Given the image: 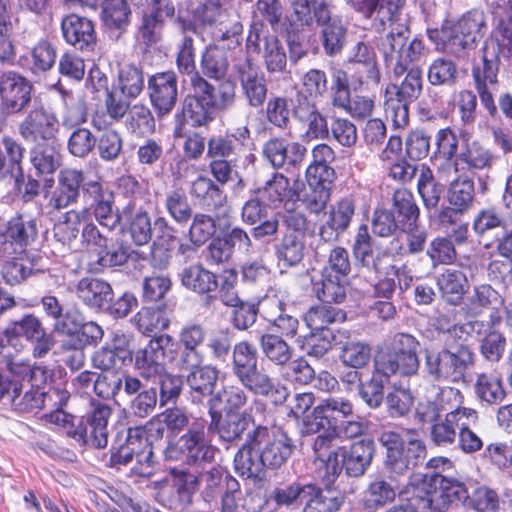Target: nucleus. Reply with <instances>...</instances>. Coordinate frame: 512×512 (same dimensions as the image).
<instances>
[{"instance_id":"1","label":"nucleus","mask_w":512,"mask_h":512,"mask_svg":"<svg viewBox=\"0 0 512 512\" xmlns=\"http://www.w3.org/2000/svg\"><path fill=\"white\" fill-rule=\"evenodd\" d=\"M405 0H346L354 10L362 13L365 18L378 19L381 26L389 21L390 30L380 38L378 49L382 54L385 66L395 78H400L407 71V66L422 59L425 45L422 40L414 38L408 43L410 30L404 24H396L397 15Z\"/></svg>"},{"instance_id":"2","label":"nucleus","mask_w":512,"mask_h":512,"mask_svg":"<svg viewBox=\"0 0 512 512\" xmlns=\"http://www.w3.org/2000/svg\"><path fill=\"white\" fill-rule=\"evenodd\" d=\"M498 33L496 41L492 40L485 44L482 65L474 66L472 69L475 88L481 104L492 117L498 113L493 92L497 89L500 57L512 56V0L509 1L508 20L501 24Z\"/></svg>"},{"instance_id":"3","label":"nucleus","mask_w":512,"mask_h":512,"mask_svg":"<svg viewBox=\"0 0 512 512\" xmlns=\"http://www.w3.org/2000/svg\"><path fill=\"white\" fill-rule=\"evenodd\" d=\"M294 20L303 26L316 22L320 27V40L324 53L333 57L346 45L347 28L342 19L333 16L325 0H291Z\"/></svg>"},{"instance_id":"4","label":"nucleus","mask_w":512,"mask_h":512,"mask_svg":"<svg viewBox=\"0 0 512 512\" xmlns=\"http://www.w3.org/2000/svg\"><path fill=\"white\" fill-rule=\"evenodd\" d=\"M407 492L412 495L419 510L446 512L463 496V483L448 479L437 472L412 473L407 484Z\"/></svg>"},{"instance_id":"5","label":"nucleus","mask_w":512,"mask_h":512,"mask_svg":"<svg viewBox=\"0 0 512 512\" xmlns=\"http://www.w3.org/2000/svg\"><path fill=\"white\" fill-rule=\"evenodd\" d=\"M378 441L385 448L384 467L391 477L406 475L426 459V444L415 429H406L405 437L398 432L384 430Z\"/></svg>"},{"instance_id":"6","label":"nucleus","mask_w":512,"mask_h":512,"mask_svg":"<svg viewBox=\"0 0 512 512\" xmlns=\"http://www.w3.org/2000/svg\"><path fill=\"white\" fill-rule=\"evenodd\" d=\"M475 364V353L466 343L446 344L440 349H426L424 373L432 382L459 383Z\"/></svg>"},{"instance_id":"7","label":"nucleus","mask_w":512,"mask_h":512,"mask_svg":"<svg viewBox=\"0 0 512 512\" xmlns=\"http://www.w3.org/2000/svg\"><path fill=\"white\" fill-rule=\"evenodd\" d=\"M154 429L158 436L163 435L164 426L153 420L147 422L145 426L129 428L125 443L111 451L109 465L119 469L120 466H127L135 461L131 473L140 477H149L154 464V453L148 442L147 431Z\"/></svg>"},{"instance_id":"8","label":"nucleus","mask_w":512,"mask_h":512,"mask_svg":"<svg viewBox=\"0 0 512 512\" xmlns=\"http://www.w3.org/2000/svg\"><path fill=\"white\" fill-rule=\"evenodd\" d=\"M400 83L389 84L384 93V110L395 129H404L409 124V105L416 101L423 90L422 70L418 66H407Z\"/></svg>"},{"instance_id":"9","label":"nucleus","mask_w":512,"mask_h":512,"mask_svg":"<svg viewBox=\"0 0 512 512\" xmlns=\"http://www.w3.org/2000/svg\"><path fill=\"white\" fill-rule=\"evenodd\" d=\"M69 399L67 391L35 390L23 382L4 379L0 374V401L9 403L19 413H33L47 407L63 406Z\"/></svg>"},{"instance_id":"10","label":"nucleus","mask_w":512,"mask_h":512,"mask_svg":"<svg viewBox=\"0 0 512 512\" xmlns=\"http://www.w3.org/2000/svg\"><path fill=\"white\" fill-rule=\"evenodd\" d=\"M420 342L412 334L397 332L390 337L386 350L378 355L377 367L386 374L411 377L418 374Z\"/></svg>"},{"instance_id":"11","label":"nucleus","mask_w":512,"mask_h":512,"mask_svg":"<svg viewBox=\"0 0 512 512\" xmlns=\"http://www.w3.org/2000/svg\"><path fill=\"white\" fill-rule=\"evenodd\" d=\"M251 112L245 105L228 112L227 119L232 125H239L232 133L214 135L207 142V157L210 159H238L245 153V143L250 139L248 128Z\"/></svg>"},{"instance_id":"12","label":"nucleus","mask_w":512,"mask_h":512,"mask_svg":"<svg viewBox=\"0 0 512 512\" xmlns=\"http://www.w3.org/2000/svg\"><path fill=\"white\" fill-rule=\"evenodd\" d=\"M486 29L485 15L482 11L467 12L451 27H443L446 50L457 58L465 57L466 51L473 49L483 38Z\"/></svg>"},{"instance_id":"13","label":"nucleus","mask_w":512,"mask_h":512,"mask_svg":"<svg viewBox=\"0 0 512 512\" xmlns=\"http://www.w3.org/2000/svg\"><path fill=\"white\" fill-rule=\"evenodd\" d=\"M231 369L239 383L252 393H263L270 385V376L259 367L257 349L248 341L233 346Z\"/></svg>"},{"instance_id":"14","label":"nucleus","mask_w":512,"mask_h":512,"mask_svg":"<svg viewBox=\"0 0 512 512\" xmlns=\"http://www.w3.org/2000/svg\"><path fill=\"white\" fill-rule=\"evenodd\" d=\"M111 416L112 408L109 404L92 400L90 410L78 420V430H70L69 434L80 446L103 449L108 444Z\"/></svg>"},{"instance_id":"15","label":"nucleus","mask_w":512,"mask_h":512,"mask_svg":"<svg viewBox=\"0 0 512 512\" xmlns=\"http://www.w3.org/2000/svg\"><path fill=\"white\" fill-rule=\"evenodd\" d=\"M83 196L87 204L85 208L99 225L109 231L120 226L121 215L115 206V194L108 186L97 180H89L84 186Z\"/></svg>"},{"instance_id":"16","label":"nucleus","mask_w":512,"mask_h":512,"mask_svg":"<svg viewBox=\"0 0 512 512\" xmlns=\"http://www.w3.org/2000/svg\"><path fill=\"white\" fill-rule=\"evenodd\" d=\"M33 83L17 71L0 75V105L8 115L26 113L32 103Z\"/></svg>"},{"instance_id":"17","label":"nucleus","mask_w":512,"mask_h":512,"mask_svg":"<svg viewBox=\"0 0 512 512\" xmlns=\"http://www.w3.org/2000/svg\"><path fill=\"white\" fill-rule=\"evenodd\" d=\"M38 221L23 214H16L0 232V253L5 256L22 254L38 238Z\"/></svg>"},{"instance_id":"18","label":"nucleus","mask_w":512,"mask_h":512,"mask_svg":"<svg viewBox=\"0 0 512 512\" xmlns=\"http://www.w3.org/2000/svg\"><path fill=\"white\" fill-rule=\"evenodd\" d=\"M353 414V404L342 397L323 399L312 412L303 418L301 434L314 435L324 429L335 430L338 418H347Z\"/></svg>"},{"instance_id":"19","label":"nucleus","mask_w":512,"mask_h":512,"mask_svg":"<svg viewBox=\"0 0 512 512\" xmlns=\"http://www.w3.org/2000/svg\"><path fill=\"white\" fill-rule=\"evenodd\" d=\"M251 432L254 447L260 451L266 468H279L293 452L292 440L283 432L257 425Z\"/></svg>"},{"instance_id":"20","label":"nucleus","mask_w":512,"mask_h":512,"mask_svg":"<svg viewBox=\"0 0 512 512\" xmlns=\"http://www.w3.org/2000/svg\"><path fill=\"white\" fill-rule=\"evenodd\" d=\"M233 67L240 82L241 92L247 101L248 106L245 107L250 112V108H261L268 94L264 73L248 55L237 58Z\"/></svg>"},{"instance_id":"21","label":"nucleus","mask_w":512,"mask_h":512,"mask_svg":"<svg viewBox=\"0 0 512 512\" xmlns=\"http://www.w3.org/2000/svg\"><path fill=\"white\" fill-rule=\"evenodd\" d=\"M172 341L168 334L152 337L145 346L134 352V369L145 380H156L166 370V348Z\"/></svg>"},{"instance_id":"22","label":"nucleus","mask_w":512,"mask_h":512,"mask_svg":"<svg viewBox=\"0 0 512 512\" xmlns=\"http://www.w3.org/2000/svg\"><path fill=\"white\" fill-rule=\"evenodd\" d=\"M9 338H24L33 345L32 354L36 358L46 356L55 345L54 337L47 332L41 319L34 314H25L13 321L6 329Z\"/></svg>"},{"instance_id":"23","label":"nucleus","mask_w":512,"mask_h":512,"mask_svg":"<svg viewBox=\"0 0 512 512\" xmlns=\"http://www.w3.org/2000/svg\"><path fill=\"white\" fill-rule=\"evenodd\" d=\"M205 426V420H196L178 439L179 451L189 465H202L214 461L217 448L207 438Z\"/></svg>"},{"instance_id":"24","label":"nucleus","mask_w":512,"mask_h":512,"mask_svg":"<svg viewBox=\"0 0 512 512\" xmlns=\"http://www.w3.org/2000/svg\"><path fill=\"white\" fill-rule=\"evenodd\" d=\"M133 336L121 330L113 331L109 340L94 352L92 364L102 371L117 369L133 360Z\"/></svg>"},{"instance_id":"25","label":"nucleus","mask_w":512,"mask_h":512,"mask_svg":"<svg viewBox=\"0 0 512 512\" xmlns=\"http://www.w3.org/2000/svg\"><path fill=\"white\" fill-rule=\"evenodd\" d=\"M58 130L59 124L56 116L44 108L29 111L18 125V133L21 138L34 145L57 140Z\"/></svg>"},{"instance_id":"26","label":"nucleus","mask_w":512,"mask_h":512,"mask_svg":"<svg viewBox=\"0 0 512 512\" xmlns=\"http://www.w3.org/2000/svg\"><path fill=\"white\" fill-rule=\"evenodd\" d=\"M82 170L65 168L57 176V184L51 191L47 207L53 211H61L78 203L81 191L86 185Z\"/></svg>"},{"instance_id":"27","label":"nucleus","mask_w":512,"mask_h":512,"mask_svg":"<svg viewBox=\"0 0 512 512\" xmlns=\"http://www.w3.org/2000/svg\"><path fill=\"white\" fill-rule=\"evenodd\" d=\"M147 90L156 115L161 118L170 114L178 98L176 73L169 70L151 75L147 81Z\"/></svg>"},{"instance_id":"28","label":"nucleus","mask_w":512,"mask_h":512,"mask_svg":"<svg viewBox=\"0 0 512 512\" xmlns=\"http://www.w3.org/2000/svg\"><path fill=\"white\" fill-rule=\"evenodd\" d=\"M352 250L356 263L367 272L379 274L388 264V252L372 238L368 226L365 224L358 228L354 236Z\"/></svg>"},{"instance_id":"29","label":"nucleus","mask_w":512,"mask_h":512,"mask_svg":"<svg viewBox=\"0 0 512 512\" xmlns=\"http://www.w3.org/2000/svg\"><path fill=\"white\" fill-rule=\"evenodd\" d=\"M293 116L303 128L302 138L310 142L326 140L330 136V128L324 115L315 102L300 96L293 106Z\"/></svg>"},{"instance_id":"30","label":"nucleus","mask_w":512,"mask_h":512,"mask_svg":"<svg viewBox=\"0 0 512 512\" xmlns=\"http://www.w3.org/2000/svg\"><path fill=\"white\" fill-rule=\"evenodd\" d=\"M262 153L274 169L288 171L303 163L307 148L299 142H288L282 137H273L264 143Z\"/></svg>"},{"instance_id":"31","label":"nucleus","mask_w":512,"mask_h":512,"mask_svg":"<svg viewBox=\"0 0 512 512\" xmlns=\"http://www.w3.org/2000/svg\"><path fill=\"white\" fill-rule=\"evenodd\" d=\"M265 201L271 209L297 206L300 200L299 191L291 185L290 179L281 172H274L263 186L253 191Z\"/></svg>"},{"instance_id":"32","label":"nucleus","mask_w":512,"mask_h":512,"mask_svg":"<svg viewBox=\"0 0 512 512\" xmlns=\"http://www.w3.org/2000/svg\"><path fill=\"white\" fill-rule=\"evenodd\" d=\"M61 30L65 41L76 50L94 51L97 36L94 23L90 19L76 14L67 15L62 19Z\"/></svg>"},{"instance_id":"33","label":"nucleus","mask_w":512,"mask_h":512,"mask_svg":"<svg viewBox=\"0 0 512 512\" xmlns=\"http://www.w3.org/2000/svg\"><path fill=\"white\" fill-rule=\"evenodd\" d=\"M171 484L168 488L167 502L176 511L188 509L199 488V479L195 473L185 469L171 470Z\"/></svg>"},{"instance_id":"34","label":"nucleus","mask_w":512,"mask_h":512,"mask_svg":"<svg viewBox=\"0 0 512 512\" xmlns=\"http://www.w3.org/2000/svg\"><path fill=\"white\" fill-rule=\"evenodd\" d=\"M181 284L188 290L205 295V304L211 305L217 298L212 293L219 288L218 277L201 264L185 267L180 273Z\"/></svg>"},{"instance_id":"35","label":"nucleus","mask_w":512,"mask_h":512,"mask_svg":"<svg viewBox=\"0 0 512 512\" xmlns=\"http://www.w3.org/2000/svg\"><path fill=\"white\" fill-rule=\"evenodd\" d=\"M214 106L207 102H202L199 98L185 97L182 103V109L175 114L174 135L183 136L185 125L193 128L207 126L214 120Z\"/></svg>"},{"instance_id":"36","label":"nucleus","mask_w":512,"mask_h":512,"mask_svg":"<svg viewBox=\"0 0 512 512\" xmlns=\"http://www.w3.org/2000/svg\"><path fill=\"white\" fill-rule=\"evenodd\" d=\"M354 213L355 205L351 199L345 198L333 205L319 228L320 239L324 242L337 241L348 229Z\"/></svg>"},{"instance_id":"37","label":"nucleus","mask_w":512,"mask_h":512,"mask_svg":"<svg viewBox=\"0 0 512 512\" xmlns=\"http://www.w3.org/2000/svg\"><path fill=\"white\" fill-rule=\"evenodd\" d=\"M125 394L134 396L129 408L136 417L146 418L155 411L158 402L157 389L155 387L145 389L139 377L125 374Z\"/></svg>"},{"instance_id":"38","label":"nucleus","mask_w":512,"mask_h":512,"mask_svg":"<svg viewBox=\"0 0 512 512\" xmlns=\"http://www.w3.org/2000/svg\"><path fill=\"white\" fill-rule=\"evenodd\" d=\"M76 295L83 304L97 311L106 310L114 297L113 289L107 281L93 277L79 280Z\"/></svg>"},{"instance_id":"39","label":"nucleus","mask_w":512,"mask_h":512,"mask_svg":"<svg viewBox=\"0 0 512 512\" xmlns=\"http://www.w3.org/2000/svg\"><path fill=\"white\" fill-rule=\"evenodd\" d=\"M234 468L236 473L245 479L262 480L265 476V462L260 451L254 447L251 432L247 434L245 443L234 456Z\"/></svg>"},{"instance_id":"40","label":"nucleus","mask_w":512,"mask_h":512,"mask_svg":"<svg viewBox=\"0 0 512 512\" xmlns=\"http://www.w3.org/2000/svg\"><path fill=\"white\" fill-rule=\"evenodd\" d=\"M375 455V443L370 438L354 442L343 451V466L347 475L360 477L370 467Z\"/></svg>"},{"instance_id":"41","label":"nucleus","mask_w":512,"mask_h":512,"mask_svg":"<svg viewBox=\"0 0 512 512\" xmlns=\"http://www.w3.org/2000/svg\"><path fill=\"white\" fill-rule=\"evenodd\" d=\"M210 423L208 430L218 434L222 441L239 440L248 427L249 417L246 413H225L222 411L209 412Z\"/></svg>"},{"instance_id":"42","label":"nucleus","mask_w":512,"mask_h":512,"mask_svg":"<svg viewBox=\"0 0 512 512\" xmlns=\"http://www.w3.org/2000/svg\"><path fill=\"white\" fill-rule=\"evenodd\" d=\"M461 396L459 389L444 386L439 388L434 399L420 400L415 408V418L421 423L433 424L441 418V414L448 410L449 401Z\"/></svg>"},{"instance_id":"43","label":"nucleus","mask_w":512,"mask_h":512,"mask_svg":"<svg viewBox=\"0 0 512 512\" xmlns=\"http://www.w3.org/2000/svg\"><path fill=\"white\" fill-rule=\"evenodd\" d=\"M278 264L284 268L299 266L305 256V236L295 232H285L274 245Z\"/></svg>"},{"instance_id":"44","label":"nucleus","mask_w":512,"mask_h":512,"mask_svg":"<svg viewBox=\"0 0 512 512\" xmlns=\"http://www.w3.org/2000/svg\"><path fill=\"white\" fill-rule=\"evenodd\" d=\"M219 378V370L211 365H203L186 376L193 402H201L205 397H212Z\"/></svg>"},{"instance_id":"45","label":"nucleus","mask_w":512,"mask_h":512,"mask_svg":"<svg viewBox=\"0 0 512 512\" xmlns=\"http://www.w3.org/2000/svg\"><path fill=\"white\" fill-rule=\"evenodd\" d=\"M465 410L466 407H457L431 425L430 439L436 446L446 447L455 442Z\"/></svg>"},{"instance_id":"46","label":"nucleus","mask_w":512,"mask_h":512,"mask_svg":"<svg viewBox=\"0 0 512 512\" xmlns=\"http://www.w3.org/2000/svg\"><path fill=\"white\" fill-rule=\"evenodd\" d=\"M461 501L465 507L478 512H494L499 506L497 492L476 482L463 483Z\"/></svg>"},{"instance_id":"47","label":"nucleus","mask_w":512,"mask_h":512,"mask_svg":"<svg viewBox=\"0 0 512 512\" xmlns=\"http://www.w3.org/2000/svg\"><path fill=\"white\" fill-rule=\"evenodd\" d=\"M265 318L281 334L293 338L299 328V320L287 312L286 304L278 298H268L264 302Z\"/></svg>"},{"instance_id":"48","label":"nucleus","mask_w":512,"mask_h":512,"mask_svg":"<svg viewBox=\"0 0 512 512\" xmlns=\"http://www.w3.org/2000/svg\"><path fill=\"white\" fill-rule=\"evenodd\" d=\"M190 194L209 211L220 209L226 200V196L219 184L204 175H199L192 181Z\"/></svg>"},{"instance_id":"49","label":"nucleus","mask_w":512,"mask_h":512,"mask_svg":"<svg viewBox=\"0 0 512 512\" xmlns=\"http://www.w3.org/2000/svg\"><path fill=\"white\" fill-rule=\"evenodd\" d=\"M57 142L34 145L30 149V162L38 175H52L61 166L62 157Z\"/></svg>"},{"instance_id":"50","label":"nucleus","mask_w":512,"mask_h":512,"mask_svg":"<svg viewBox=\"0 0 512 512\" xmlns=\"http://www.w3.org/2000/svg\"><path fill=\"white\" fill-rule=\"evenodd\" d=\"M248 401L244 387L225 385L208 399L209 412L239 413Z\"/></svg>"},{"instance_id":"51","label":"nucleus","mask_w":512,"mask_h":512,"mask_svg":"<svg viewBox=\"0 0 512 512\" xmlns=\"http://www.w3.org/2000/svg\"><path fill=\"white\" fill-rule=\"evenodd\" d=\"M417 191L425 209L428 212H436L445 193V185L435 178L429 166L421 165Z\"/></svg>"},{"instance_id":"52","label":"nucleus","mask_w":512,"mask_h":512,"mask_svg":"<svg viewBox=\"0 0 512 512\" xmlns=\"http://www.w3.org/2000/svg\"><path fill=\"white\" fill-rule=\"evenodd\" d=\"M89 220L87 208L71 209L62 214L54 225V237L63 245H69L77 239L81 225Z\"/></svg>"},{"instance_id":"53","label":"nucleus","mask_w":512,"mask_h":512,"mask_svg":"<svg viewBox=\"0 0 512 512\" xmlns=\"http://www.w3.org/2000/svg\"><path fill=\"white\" fill-rule=\"evenodd\" d=\"M473 389L476 399L485 405H498L506 397L501 377L493 373L478 374Z\"/></svg>"},{"instance_id":"54","label":"nucleus","mask_w":512,"mask_h":512,"mask_svg":"<svg viewBox=\"0 0 512 512\" xmlns=\"http://www.w3.org/2000/svg\"><path fill=\"white\" fill-rule=\"evenodd\" d=\"M392 206L394 212L398 215L401 227H413L419 222L420 209L409 189H396L392 195Z\"/></svg>"},{"instance_id":"55","label":"nucleus","mask_w":512,"mask_h":512,"mask_svg":"<svg viewBox=\"0 0 512 512\" xmlns=\"http://www.w3.org/2000/svg\"><path fill=\"white\" fill-rule=\"evenodd\" d=\"M462 417L463 425L460 426L457 435L458 445L464 453L473 454L483 447L481 437L474 430L478 425L479 415L475 409L466 407Z\"/></svg>"},{"instance_id":"56","label":"nucleus","mask_w":512,"mask_h":512,"mask_svg":"<svg viewBox=\"0 0 512 512\" xmlns=\"http://www.w3.org/2000/svg\"><path fill=\"white\" fill-rule=\"evenodd\" d=\"M314 292L323 303L340 304L347 296V283L344 277L332 275L323 271L322 280L314 284Z\"/></svg>"},{"instance_id":"57","label":"nucleus","mask_w":512,"mask_h":512,"mask_svg":"<svg viewBox=\"0 0 512 512\" xmlns=\"http://www.w3.org/2000/svg\"><path fill=\"white\" fill-rule=\"evenodd\" d=\"M346 319V313L327 303L311 307L304 315L306 325L312 331L331 330L330 325L343 322Z\"/></svg>"},{"instance_id":"58","label":"nucleus","mask_w":512,"mask_h":512,"mask_svg":"<svg viewBox=\"0 0 512 512\" xmlns=\"http://www.w3.org/2000/svg\"><path fill=\"white\" fill-rule=\"evenodd\" d=\"M392 374H386L377 367L375 362V369L371 377L363 381L358 389V395L361 400L371 409L379 408L384 400V385Z\"/></svg>"},{"instance_id":"59","label":"nucleus","mask_w":512,"mask_h":512,"mask_svg":"<svg viewBox=\"0 0 512 512\" xmlns=\"http://www.w3.org/2000/svg\"><path fill=\"white\" fill-rule=\"evenodd\" d=\"M145 87L144 72L142 67L135 64H124L118 70L116 89L127 98H138Z\"/></svg>"},{"instance_id":"60","label":"nucleus","mask_w":512,"mask_h":512,"mask_svg":"<svg viewBox=\"0 0 512 512\" xmlns=\"http://www.w3.org/2000/svg\"><path fill=\"white\" fill-rule=\"evenodd\" d=\"M259 346L263 355L277 366H286L293 355L292 347L279 335L262 334Z\"/></svg>"},{"instance_id":"61","label":"nucleus","mask_w":512,"mask_h":512,"mask_svg":"<svg viewBox=\"0 0 512 512\" xmlns=\"http://www.w3.org/2000/svg\"><path fill=\"white\" fill-rule=\"evenodd\" d=\"M447 200L461 213L469 211L475 201L473 180L468 177H458L453 180L447 189Z\"/></svg>"},{"instance_id":"62","label":"nucleus","mask_w":512,"mask_h":512,"mask_svg":"<svg viewBox=\"0 0 512 512\" xmlns=\"http://www.w3.org/2000/svg\"><path fill=\"white\" fill-rule=\"evenodd\" d=\"M102 20L109 30L125 31L130 22L131 10L126 0H103Z\"/></svg>"},{"instance_id":"63","label":"nucleus","mask_w":512,"mask_h":512,"mask_svg":"<svg viewBox=\"0 0 512 512\" xmlns=\"http://www.w3.org/2000/svg\"><path fill=\"white\" fill-rule=\"evenodd\" d=\"M200 67L203 75L210 79H223L229 67L227 52L218 46H208L203 52Z\"/></svg>"},{"instance_id":"64","label":"nucleus","mask_w":512,"mask_h":512,"mask_svg":"<svg viewBox=\"0 0 512 512\" xmlns=\"http://www.w3.org/2000/svg\"><path fill=\"white\" fill-rule=\"evenodd\" d=\"M343 500L341 492L334 489L321 490L313 485V491L305 501L304 512H336Z\"/></svg>"}]
</instances>
